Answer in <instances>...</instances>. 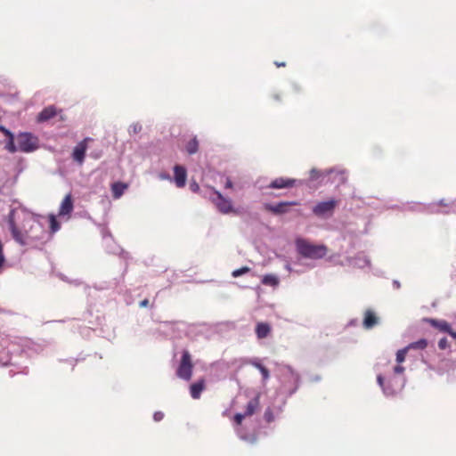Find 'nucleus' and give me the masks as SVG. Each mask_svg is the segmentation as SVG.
I'll use <instances>...</instances> for the list:
<instances>
[{"label":"nucleus","instance_id":"1","mask_svg":"<svg viewBox=\"0 0 456 456\" xmlns=\"http://www.w3.org/2000/svg\"><path fill=\"white\" fill-rule=\"evenodd\" d=\"M5 221L13 240L22 246L41 241L45 237L43 226L23 209H12Z\"/></svg>","mask_w":456,"mask_h":456},{"label":"nucleus","instance_id":"2","mask_svg":"<svg viewBox=\"0 0 456 456\" xmlns=\"http://www.w3.org/2000/svg\"><path fill=\"white\" fill-rule=\"evenodd\" d=\"M193 363L189 351L184 350L182 354L181 361L176 370V376L179 379L189 381L192 377Z\"/></svg>","mask_w":456,"mask_h":456},{"label":"nucleus","instance_id":"3","mask_svg":"<svg viewBox=\"0 0 456 456\" xmlns=\"http://www.w3.org/2000/svg\"><path fill=\"white\" fill-rule=\"evenodd\" d=\"M19 151L31 152L38 148V139L30 133H20L17 136Z\"/></svg>","mask_w":456,"mask_h":456},{"label":"nucleus","instance_id":"4","mask_svg":"<svg viewBox=\"0 0 456 456\" xmlns=\"http://www.w3.org/2000/svg\"><path fill=\"white\" fill-rule=\"evenodd\" d=\"M377 381L386 395H394L402 390L404 380L403 378H393L390 379L387 385L385 386L384 378L381 375H378Z\"/></svg>","mask_w":456,"mask_h":456},{"label":"nucleus","instance_id":"5","mask_svg":"<svg viewBox=\"0 0 456 456\" xmlns=\"http://www.w3.org/2000/svg\"><path fill=\"white\" fill-rule=\"evenodd\" d=\"M215 197L211 198V201L222 214L237 213L232 207L230 199L224 198L218 191H214Z\"/></svg>","mask_w":456,"mask_h":456},{"label":"nucleus","instance_id":"6","mask_svg":"<svg viewBox=\"0 0 456 456\" xmlns=\"http://www.w3.org/2000/svg\"><path fill=\"white\" fill-rule=\"evenodd\" d=\"M338 201L336 200H330L328 201L320 202L315 205V216L322 217H330L333 215Z\"/></svg>","mask_w":456,"mask_h":456},{"label":"nucleus","instance_id":"7","mask_svg":"<svg viewBox=\"0 0 456 456\" xmlns=\"http://www.w3.org/2000/svg\"><path fill=\"white\" fill-rule=\"evenodd\" d=\"M92 141L91 138L86 137L79 142L74 148L72 152V159L78 165H83L85 161L86 152L88 147V142Z\"/></svg>","mask_w":456,"mask_h":456},{"label":"nucleus","instance_id":"8","mask_svg":"<svg viewBox=\"0 0 456 456\" xmlns=\"http://www.w3.org/2000/svg\"><path fill=\"white\" fill-rule=\"evenodd\" d=\"M61 113V110H58L55 106L50 105L38 113L37 121L39 123L46 122Z\"/></svg>","mask_w":456,"mask_h":456},{"label":"nucleus","instance_id":"9","mask_svg":"<svg viewBox=\"0 0 456 456\" xmlns=\"http://www.w3.org/2000/svg\"><path fill=\"white\" fill-rule=\"evenodd\" d=\"M296 185V180L291 178L278 177L271 182L268 188L272 189H283L291 188Z\"/></svg>","mask_w":456,"mask_h":456},{"label":"nucleus","instance_id":"10","mask_svg":"<svg viewBox=\"0 0 456 456\" xmlns=\"http://www.w3.org/2000/svg\"><path fill=\"white\" fill-rule=\"evenodd\" d=\"M295 204H296L295 202H288V201L280 202L276 205H272V204L266 203L264 205V208L269 212H272L273 214L279 215V214L286 213L288 211V208L289 206L295 205Z\"/></svg>","mask_w":456,"mask_h":456},{"label":"nucleus","instance_id":"11","mask_svg":"<svg viewBox=\"0 0 456 456\" xmlns=\"http://www.w3.org/2000/svg\"><path fill=\"white\" fill-rule=\"evenodd\" d=\"M174 175L175 185L178 188L184 187L187 178L186 169L183 166L176 165L174 167Z\"/></svg>","mask_w":456,"mask_h":456},{"label":"nucleus","instance_id":"12","mask_svg":"<svg viewBox=\"0 0 456 456\" xmlns=\"http://www.w3.org/2000/svg\"><path fill=\"white\" fill-rule=\"evenodd\" d=\"M379 323V317L376 315L375 312L367 309L364 312V317L362 322V326L365 330H370L374 326H376Z\"/></svg>","mask_w":456,"mask_h":456},{"label":"nucleus","instance_id":"13","mask_svg":"<svg viewBox=\"0 0 456 456\" xmlns=\"http://www.w3.org/2000/svg\"><path fill=\"white\" fill-rule=\"evenodd\" d=\"M74 206H73V200L72 195L70 193L67 194L64 199L62 200L60 209H59V216H68L70 215V213L73 211Z\"/></svg>","mask_w":456,"mask_h":456},{"label":"nucleus","instance_id":"14","mask_svg":"<svg viewBox=\"0 0 456 456\" xmlns=\"http://www.w3.org/2000/svg\"><path fill=\"white\" fill-rule=\"evenodd\" d=\"M424 322L429 323L432 327L439 330L442 332L450 334L452 331L451 325L444 320H436L432 318H426Z\"/></svg>","mask_w":456,"mask_h":456},{"label":"nucleus","instance_id":"15","mask_svg":"<svg viewBox=\"0 0 456 456\" xmlns=\"http://www.w3.org/2000/svg\"><path fill=\"white\" fill-rule=\"evenodd\" d=\"M206 389L205 379H200V380L192 383L190 387V394L193 399H200L201 393Z\"/></svg>","mask_w":456,"mask_h":456},{"label":"nucleus","instance_id":"16","mask_svg":"<svg viewBox=\"0 0 456 456\" xmlns=\"http://www.w3.org/2000/svg\"><path fill=\"white\" fill-rule=\"evenodd\" d=\"M298 252L304 256H311L314 254V246L302 239L297 240Z\"/></svg>","mask_w":456,"mask_h":456},{"label":"nucleus","instance_id":"17","mask_svg":"<svg viewBox=\"0 0 456 456\" xmlns=\"http://www.w3.org/2000/svg\"><path fill=\"white\" fill-rule=\"evenodd\" d=\"M272 328L267 322H258L256 326V335L258 339L265 338L271 333Z\"/></svg>","mask_w":456,"mask_h":456},{"label":"nucleus","instance_id":"18","mask_svg":"<svg viewBox=\"0 0 456 456\" xmlns=\"http://www.w3.org/2000/svg\"><path fill=\"white\" fill-rule=\"evenodd\" d=\"M259 404L260 403L258 395L249 400L246 405V409L244 411L245 415L247 417L252 416L259 408Z\"/></svg>","mask_w":456,"mask_h":456},{"label":"nucleus","instance_id":"19","mask_svg":"<svg viewBox=\"0 0 456 456\" xmlns=\"http://www.w3.org/2000/svg\"><path fill=\"white\" fill-rule=\"evenodd\" d=\"M127 189V184L121 183V182H116L111 185V191L112 196L115 199H119L125 191Z\"/></svg>","mask_w":456,"mask_h":456},{"label":"nucleus","instance_id":"20","mask_svg":"<svg viewBox=\"0 0 456 456\" xmlns=\"http://www.w3.org/2000/svg\"><path fill=\"white\" fill-rule=\"evenodd\" d=\"M262 283L266 286L276 287L279 284V278L274 274H266L262 278Z\"/></svg>","mask_w":456,"mask_h":456},{"label":"nucleus","instance_id":"21","mask_svg":"<svg viewBox=\"0 0 456 456\" xmlns=\"http://www.w3.org/2000/svg\"><path fill=\"white\" fill-rule=\"evenodd\" d=\"M199 150V141L196 137H193L191 140H190L186 144V151L191 155L198 151Z\"/></svg>","mask_w":456,"mask_h":456},{"label":"nucleus","instance_id":"22","mask_svg":"<svg viewBox=\"0 0 456 456\" xmlns=\"http://www.w3.org/2000/svg\"><path fill=\"white\" fill-rule=\"evenodd\" d=\"M428 346V341L421 338L418 341L412 342L407 346L408 349H425Z\"/></svg>","mask_w":456,"mask_h":456},{"label":"nucleus","instance_id":"23","mask_svg":"<svg viewBox=\"0 0 456 456\" xmlns=\"http://www.w3.org/2000/svg\"><path fill=\"white\" fill-rule=\"evenodd\" d=\"M252 365L259 370V371L261 372V374L263 376V379L265 381L269 379L270 373L266 367H265L263 364H261L260 362H252Z\"/></svg>","mask_w":456,"mask_h":456},{"label":"nucleus","instance_id":"24","mask_svg":"<svg viewBox=\"0 0 456 456\" xmlns=\"http://www.w3.org/2000/svg\"><path fill=\"white\" fill-rule=\"evenodd\" d=\"M49 223H50V229H51V232L53 233L56 232L57 231L60 230L61 228V224L60 223L57 221L55 216L53 215H51L49 216Z\"/></svg>","mask_w":456,"mask_h":456},{"label":"nucleus","instance_id":"25","mask_svg":"<svg viewBox=\"0 0 456 456\" xmlns=\"http://www.w3.org/2000/svg\"><path fill=\"white\" fill-rule=\"evenodd\" d=\"M8 142L5 144V149L11 153H14L19 151L18 146L14 143V136L12 135V137H8Z\"/></svg>","mask_w":456,"mask_h":456},{"label":"nucleus","instance_id":"26","mask_svg":"<svg viewBox=\"0 0 456 456\" xmlns=\"http://www.w3.org/2000/svg\"><path fill=\"white\" fill-rule=\"evenodd\" d=\"M409 351L408 347H404L403 349H400L396 353V362L400 364L403 362H404L407 352Z\"/></svg>","mask_w":456,"mask_h":456},{"label":"nucleus","instance_id":"27","mask_svg":"<svg viewBox=\"0 0 456 456\" xmlns=\"http://www.w3.org/2000/svg\"><path fill=\"white\" fill-rule=\"evenodd\" d=\"M250 272V268L248 267V266H243L241 268H239V269H236L234 271H232V276L234 277V278H237V277H240L245 273H248Z\"/></svg>","mask_w":456,"mask_h":456},{"label":"nucleus","instance_id":"28","mask_svg":"<svg viewBox=\"0 0 456 456\" xmlns=\"http://www.w3.org/2000/svg\"><path fill=\"white\" fill-rule=\"evenodd\" d=\"M327 254V248L324 246L315 245V259L322 258Z\"/></svg>","mask_w":456,"mask_h":456},{"label":"nucleus","instance_id":"29","mask_svg":"<svg viewBox=\"0 0 456 456\" xmlns=\"http://www.w3.org/2000/svg\"><path fill=\"white\" fill-rule=\"evenodd\" d=\"M449 346V343H448V340L445 338H443L439 340L438 342V347L441 349V350H444L446 349L447 347Z\"/></svg>","mask_w":456,"mask_h":456},{"label":"nucleus","instance_id":"30","mask_svg":"<svg viewBox=\"0 0 456 456\" xmlns=\"http://www.w3.org/2000/svg\"><path fill=\"white\" fill-rule=\"evenodd\" d=\"M247 416L245 415V413H237L235 414L234 416V421L237 425H240L242 420L246 418Z\"/></svg>","mask_w":456,"mask_h":456},{"label":"nucleus","instance_id":"31","mask_svg":"<svg viewBox=\"0 0 456 456\" xmlns=\"http://www.w3.org/2000/svg\"><path fill=\"white\" fill-rule=\"evenodd\" d=\"M164 418V413L162 411H156L153 415V419L157 422L162 420Z\"/></svg>","mask_w":456,"mask_h":456},{"label":"nucleus","instance_id":"32","mask_svg":"<svg viewBox=\"0 0 456 456\" xmlns=\"http://www.w3.org/2000/svg\"><path fill=\"white\" fill-rule=\"evenodd\" d=\"M0 131L7 137H12L13 135V134L4 126H0Z\"/></svg>","mask_w":456,"mask_h":456},{"label":"nucleus","instance_id":"33","mask_svg":"<svg viewBox=\"0 0 456 456\" xmlns=\"http://www.w3.org/2000/svg\"><path fill=\"white\" fill-rule=\"evenodd\" d=\"M404 371V368L403 366H401L399 363L398 365H396L395 368H394V372L395 374H398V375H401L403 374Z\"/></svg>","mask_w":456,"mask_h":456},{"label":"nucleus","instance_id":"34","mask_svg":"<svg viewBox=\"0 0 456 456\" xmlns=\"http://www.w3.org/2000/svg\"><path fill=\"white\" fill-rule=\"evenodd\" d=\"M190 189L193 192H198L200 191V185L196 182H192L190 183Z\"/></svg>","mask_w":456,"mask_h":456},{"label":"nucleus","instance_id":"35","mask_svg":"<svg viewBox=\"0 0 456 456\" xmlns=\"http://www.w3.org/2000/svg\"><path fill=\"white\" fill-rule=\"evenodd\" d=\"M225 188L226 189H232L233 187V183L231 181V179L227 178L226 180V183H225Z\"/></svg>","mask_w":456,"mask_h":456},{"label":"nucleus","instance_id":"36","mask_svg":"<svg viewBox=\"0 0 456 456\" xmlns=\"http://www.w3.org/2000/svg\"><path fill=\"white\" fill-rule=\"evenodd\" d=\"M140 307H146L149 305V300L148 299H143L142 301L140 302L139 304Z\"/></svg>","mask_w":456,"mask_h":456},{"label":"nucleus","instance_id":"37","mask_svg":"<svg viewBox=\"0 0 456 456\" xmlns=\"http://www.w3.org/2000/svg\"><path fill=\"white\" fill-rule=\"evenodd\" d=\"M274 64L276 65V67L280 68V67H285L286 66V63L285 62H278V61H275Z\"/></svg>","mask_w":456,"mask_h":456},{"label":"nucleus","instance_id":"38","mask_svg":"<svg viewBox=\"0 0 456 456\" xmlns=\"http://www.w3.org/2000/svg\"><path fill=\"white\" fill-rule=\"evenodd\" d=\"M449 335H450L451 337H452L453 338H455V339H456V331H453V330H452V331L450 332V334H449Z\"/></svg>","mask_w":456,"mask_h":456},{"label":"nucleus","instance_id":"39","mask_svg":"<svg viewBox=\"0 0 456 456\" xmlns=\"http://www.w3.org/2000/svg\"><path fill=\"white\" fill-rule=\"evenodd\" d=\"M4 261V258H1V257H0V266H2V265H3Z\"/></svg>","mask_w":456,"mask_h":456},{"label":"nucleus","instance_id":"40","mask_svg":"<svg viewBox=\"0 0 456 456\" xmlns=\"http://www.w3.org/2000/svg\"><path fill=\"white\" fill-rule=\"evenodd\" d=\"M314 175H315V179H317L319 177V174L317 171H315Z\"/></svg>","mask_w":456,"mask_h":456}]
</instances>
